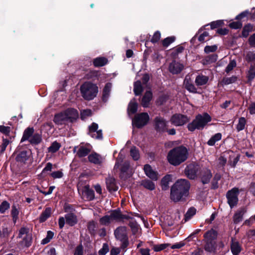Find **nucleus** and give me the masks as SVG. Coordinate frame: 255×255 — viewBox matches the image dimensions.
Listing matches in <instances>:
<instances>
[{
	"mask_svg": "<svg viewBox=\"0 0 255 255\" xmlns=\"http://www.w3.org/2000/svg\"><path fill=\"white\" fill-rule=\"evenodd\" d=\"M188 151L183 146L176 147L170 150L167 155L168 162L174 166H177L184 162L188 158Z\"/></svg>",
	"mask_w": 255,
	"mask_h": 255,
	"instance_id": "1",
	"label": "nucleus"
},
{
	"mask_svg": "<svg viewBox=\"0 0 255 255\" xmlns=\"http://www.w3.org/2000/svg\"><path fill=\"white\" fill-rule=\"evenodd\" d=\"M211 121V117L207 113L198 115L193 122L188 125L190 131H194L195 129H202L208 123Z\"/></svg>",
	"mask_w": 255,
	"mask_h": 255,
	"instance_id": "2",
	"label": "nucleus"
},
{
	"mask_svg": "<svg viewBox=\"0 0 255 255\" xmlns=\"http://www.w3.org/2000/svg\"><path fill=\"white\" fill-rule=\"evenodd\" d=\"M82 97L87 100L94 99L98 92V88L96 85L90 82H85L80 88Z\"/></svg>",
	"mask_w": 255,
	"mask_h": 255,
	"instance_id": "3",
	"label": "nucleus"
},
{
	"mask_svg": "<svg viewBox=\"0 0 255 255\" xmlns=\"http://www.w3.org/2000/svg\"><path fill=\"white\" fill-rule=\"evenodd\" d=\"M18 238L21 240L19 243L22 246L28 247L31 245L32 236L28 228H21L19 231Z\"/></svg>",
	"mask_w": 255,
	"mask_h": 255,
	"instance_id": "4",
	"label": "nucleus"
},
{
	"mask_svg": "<svg viewBox=\"0 0 255 255\" xmlns=\"http://www.w3.org/2000/svg\"><path fill=\"white\" fill-rule=\"evenodd\" d=\"M79 193L81 195L83 199L91 201L94 199L95 194L94 191L90 188L89 185L84 186L79 183L77 185Z\"/></svg>",
	"mask_w": 255,
	"mask_h": 255,
	"instance_id": "5",
	"label": "nucleus"
},
{
	"mask_svg": "<svg viewBox=\"0 0 255 255\" xmlns=\"http://www.w3.org/2000/svg\"><path fill=\"white\" fill-rule=\"evenodd\" d=\"M149 120L147 113H142L136 115L132 120L133 125L138 128H141L145 126Z\"/></svg>",
	"mask_w": 255,
	"mask_h": 255,
	"instance_id": "6",
	"label": "nucleus"
},
{
	"mask_svg": "<svg viewBox=\"0 0 255 255\" xmlns=\"http://www.w3.org/2000/svg\"><path fill=\"white\" fill-rule=\"evenodd\" d=\"M124 156L121 153H119L117 159V162L115 165V168L121 166V171L122 177H125V174L128 172L129 167V163L128 161H124Z\"/></svg>",
	"mask_w": 255,
	"mask_h": 255,
	"instance_id": "7",
	"label": "nucleus"
},
{
	"mask_svg": "<svg viewBox=\"0 0 255 255\" xmlns=\"http://www.w3.org/2000/svg\"><path fill=\"white\" fill-rule=\"evenodd\" d=\"M239 189L237 188H234L228 191L226 197L228 199V203L231 208L236 206L238 201V195Z\"/></svg>",
	"mask_w": 255,
	"mask_h": 255,
	"instance_id": "8",
	"label": "nucleus"
},
{
	"mask_svg": "<svg viewBox=\"0 0 255 255\" xmlns=\"http://www.w3.org/2000/svg\"><path fill=\"white\" fill-rule=\"evenodd\" d=\"M199 169V166L195 163L189 164L185 169L186 176L191 179H194L196 177L197 173Z\"/></svg>",
	"mask_w": 255,
	"mask_h": 255,
	"instance_id": "9",
	"label": "nucleus"
},
{
	"mask_svg": "<svg viewBox=\"0 0 255 255\" xmlns=\"http://www.w3.org/2000/svg\"><path fill=\"white\" fill-rule=\"evenodd\" d=\"M172 187L177 189L178 188L186 195L190 188V184L186 179H180L177 181Z\"/></svg>",
	"mask_w": 255,
	"mask_h": 255,
	"instance_id": "10",
	"label": "nucleus"
},
{
	"mask_svg": "<svg viewBox=\"0 0 255 255\" xmlns=\"http://www.w3.org/2000/svg\"><path fill=\"white\" fill-rule=\"evenodd\" d=\"M98 125L93 123L89 127L88 134L93 138L96 139H102L103 138L102 131L98 130Z\"/></svg>",
	"mask_w": 255,
	"mask_h": 255,
	"instance_id": "11",
	"label": "nucleus"
},
{
	"mask_svg": "<svg viewBox=\"0 0 255 255\" xmlns=\"http://www.w3.org/2000/svg\"><path fill=\"white\" fill-rule=\"evenodd\" d=\"M188 121L187 117L180 115L176 114L171 118V122L176 126H182Z\"/></svg>",
	"mask_w": 255,
	"mask_h": 255,
	"instance_id": "12",
	"label": "nucleus"
},
{
	"mask_svg": "<svg viewBox=\"0 0 255 255\" xmlns=\"http://www.w3.org/2000/svg\"><path fill=\"white\" fill-rule=\"evenodd\" d=\"M184 66L182 64L173 61L169 66V71L173 74H177L179 73L183 69Z\"/></svg>",
	"mask_w": 255,
	"mask_h": 255,
	"instance_id": "13",
	"label": "nucleus"
},
{
	"mask_svg": "<svg viewBox=\"0 0 255 255\" xmlns=\"http://www.w3.org/2000/svg\"><path fill=\"white\" fill-rule=\"evenodd\" d=\"M91 149L89 146H80L79 147H75L73 151L77 153V155L79 157H82L87 155Z\"/></svg>",
	"mask_w": 255,
	"mask_h": 255,
	"instance_id": "14",
	"label": "nucleus"
},
{
	"mask_svg": "<svg viewBox=\"0 0 255 255\" xmlns=\"http://www.w3.org/2000/svg\"><path fill=\"white\" fill-rule=\"evenodd\" d=\"M114 234L116 238L120 241L127 238V229L125 227H120L115 231Z\"/></svg>",
	"mask_w": 255,
	"mask_h": 255,
	"instance_id": "15",
	"label": "nucleus"
},
{
	"mask_svg": "<svg viewBox=\"0 0 255 255\" xmlns=\"http://www.w3.org/2000/svg\"><path fill=\"white\" fill-rule=\"evenodd\" d=\"M144 171L146 175L152 180L156 181L158 179L157 173L154 171L149 165H144Z\"/></svg>",
	"mask_w": 255,
	"mask_h": 255,
	"instance_id": "16",
	"label": "nucleus"
},
{
	"mask_svg": "<svg viewBox=\"0 0 255 255\" xmlns=\"http://www.w3.org/2000/svg\"><path fill=\"white\" fill-rule=\"evenodd\" d=\"M155 128L159 131H163L166 129V123L165 121L160 117H157L155 120Z\"/></svg>",
	"mask_w": 255,
	"mask_h": 255,
	"instance_id": "17",
	"label": "nucleus"
},
{
	"mask_svg": "<svg viewBox=\"0 0 255 255\" xmlns=\"http://www.w3.org/2000/svg\"><path fill=\"white\" fill-rule=\"evenodd\" d=\"M53 121L58 125H64L68 122L66 115H65L64 112L55 115Z\"/></svg>",
	"mask_w": 255,
	"mask_h": 255,
	"instance_id": "18",
	"label": "nucleus"
},
{
	"mask_svg": "<svg viewBox=\"0 0 255 255\" xmlns=\"http://www.w3.org/2000/svg\"><path fill=\"white\" fill-rule=\"evenodd\" d=\"M184 85L185 88L190 92L196 93H197V89L193 84L190 77L189 76H186L184 81Z\"/></svg>",
	"mask_w": 255,
	"mask_h": 255,
	"instance_id": "19",
	"label": "nucleus"
},
{
	"mask_svg": "<svg viewBox=\"0 0 255 255\" xmlns=\"http://www.w3.org/2000/svg\"><path fill=\"white\" fill-rule=\"evenodd\" d=\"M63 112L66 115L68 122H72L78 117V112L74 109H69Z\"/></svg>",
	"mask_w": 255,
	"mask_h": 255,
	"instance_id": "20",
	"label": "nucleus"
},
{
	"mask_svg": "<svg viewBox=\"0 0 255 255\" xmlns=\"http://www.w3.org/2000/svg\"><path fill=\"white\" fill-rule=\"evenodd\" d=\"M109 215L112 223L113 222H120L124 218V216L118 210L112 211Z\"/></svg>",
	"mask_w": 255,
	"mask_h": 255,
	"instance_id": "21",
	"label": "nucleus"
},
{
	"mask_svg": "<svg viewBox=\"0 0 255 255\" xmlns=\"http://www.w3.org/2000/svg\"><path fill=\"white\" fill-rule=\"evenodd\" d=\"M106 184L108 189L110 192L116 191L118 190L115 179L113 177L109 176L106 179Z\"/></svg>",
	"mask_w": 255,
	"mask_h": 255,
	"instance_id": "22",
	"label": "nucleus"
},
{
	"mask_svg": "<svg viewBox=\"0 0 255 255\" xmlns=\"http://www.w3.org/2000/svg\"><path fill=\"white\" fill-rule=\"evenodd\" d=\"M201 176L202 183L206 184L209 182L212 175L209 169L205 168L202 171Z\"/></svg>",
	"mask_w": 255,
	"mask_h": 255,
	"instance_id": "23",
	"label": "nucleus"
},
{
	"mask_svg": "<svg viewBox=\"0 0 255 255\" xmlns=\"http://www.w3.org/2000/svg\"><path fill=\"white\" fill-rule=\"evenodd\" d=\"M152 98V93L150 91L146 92L141 99V105L144 108L148 107L149 105L150 102Z\"/></svg>",
	"mask_w": 255,
	"mask_h": 255,
	"instance_id": "24",
	"label": "nucleus"
},
{
	"mask_svg": "<svg viewBox=\"0 0 255 255\" xmlns=\"http://www.w3.org/2000/svg\"><path fill=\"white\" fill-rule=\"evenodd\" d=\"M217 236V232L214 229H211L204 234V241H216Z\"/></svg>",
	"mask_w": 255,
	"mask_h": 255,
	"instance_id": "25",
	"label": "nucleus"
},
{
	"mask_svg": "<svg viewBox=\"0 0 255 255\" xmlns=\"http://www.w3.org/2000/svg\"><path fill=\"white\" fill-rule=\"evenodd\" d=\"M204 250L209 253H214L216 251L217 245L216 241H204Z\"/></svg>",
	"mask_w": 255,
	"mask_h": 255,
	"instance_id": "26",
	"label": "nucleus"
},
{
	"mask_svg": "<svg viewBox=\"0 0 255 255\" xmlns=\"http://www.w3.org/2000/svg\"><path fill=\"white\" fill-rule=\"evenodd\" d=\"M66 223L71 226L75 225L77 223V216L73 213H68L65 215Z\"/></svg>",
	"mask_w": 255,
	"mask_h": 255,
	"instance_id": "27",
	"label": "nucleus"
},
{
	"mask_svg": "<svg viewBox=\"0 0 255 255\" xmlns=\"http://www.w3.org/2000/svg\"><path fill=\"white\" fill-rule=\"evenodd\" d=\"M88 159L91 162L97 164H100L103 160L102 157L96 153H92L90 154Z\"/></svg>",
	"mask_w": 255,
	"mask_h": 255,
	"instance_id": "28",
	"label": "nucleus"
},
{
	"mask_svg": "<svg viewBox=\"0 0 255 255\" xmlns=\"http://www.w3.org/2000/svg\"><path fill=\"white\" fill-rule=\"evenodd\" d=\"M231 250L234 255H238L241 251V247L239 242L232 239Z\"/></svg>",
	"mask_w": 255,
	"mask_h": 255,
	"instance_id": "29",
	"label": "nucleus"
},
{
	"mask_svg": "<svg viewBox=\"0 0 255 255\" xmlns=\"http://www.w3.org/2000/svg\"><path fill=\"white\" fill-rule=\"evenodd\" d=\"M112 87V84L110 83H108L105 85V86L103 89V100L105 102H106L110 97V92L111 91Z\"/></svg>",
	"mask_w": 255,
	"mask_h": 255,
	"instance_id": "30",
	"label": "nucleus"
},
{
	"mask_svg": "<svg viewBox=\"0 0 255 255\" xmlns=\"http://www.w3.org/2000/svg\"><path fill=\"white\" fill-rule=\"evenodd\" d=\"M175 188L172 186L171 188L170 197L171 199L174 202L179 201L184 196L181 193L177 191Z\"/></svg>",
	"mask_w": 255,
	"mask_h": 255,
	"instance_id": "31",
	"label": "nucleus"
},
{
	"mask_svg": "<svg viewBox=\"0 0 255 255\" xmlns=\"http://www.w3.org/2000/svg\"><path fill=\"white\" fill-rule=\"evenodd\" d=\"M246 212V210L245 208H243L238 210L234 216V221L236 223H238L242 220L243 216Z\"/></svg>",
	"mask_w": 255,
	"mask_h": 255,
	"instance_id": "32",
	"label": "nucleus"
},
{
	"mask_svg": "<svg viewBox=\"0 0 255 255\" xmlns=\"http://www.w3.org/2000/svg\"><path fill=\"white\" fill-rule=\"evenodd\" d=\"M171 180V176L170 175H166L161 179V186L162 190H166L168 188Z\"/></svg>",
	"mask_w": 255,
	"mask_h": 255,
	"instance_id": "33",
	"label": "nucleus"
},
{
	"mask_svg": "<svg viewBox=\"0 0 255 255\" xmlns=\"http://www.w3.org/2000/svg\"><path fill=\"white\" fill-rule=\"evenodd\" d=\"M209 78L204 75H198L195 79V82L197 86L205 85L208 81Z\"/></svg>",
	"mask_w": 255,
	"mask_h": 255,
	"instance_id": "34",
	"label": "nucleus"
},
{
	"mask_svg": "<svg viewBox=\"0 0 255 255\" xmlns=\"http://www.w3.org/2000/svg\"><path fill=\"white\" fill-rule=\"evenodd\" d=\"M34 129L33 128H27L24 131L23 136L21 139V142L28 140L30 139L31 137L33 135Z\"/></svg>",
	"mask_w": 255,
	"mask_h": 255,
	"instance_id": "35",
	"label": "nucleus"
},
{
	"mask_svg": "<svg viewBox=\"0 0 255 255\" xmlns=\"http://www.w3.org/2000/svg\"><path fill=\"white\" fill-rule=\"evenodd\" d=\"M137 103H136L135 99H133L130 101L128 104V111L129 114H133L137 111Z\"/></svg>",
	"mask_w": 255,
	"mask_h": 255,
	"instance_id": "36",
	"label": "nucleus"
},
{
	"mask_svg": "<svg viewBox=\"0 0 255 255\" xmlns=\"http://www.w3.org/2000/svg\"><path fill=\"white\" fill-rule=\"evenodd\" d=\"M51 214V209L49 207L46 208L39 217L40 222H43L46 221L50 217Z\"/></svg>",
	"mask_w": 255,
	"mask_h": 255,
	"instance_id": "37",
	"label": "nucleus"
},
{
	"mask_svg": "<svg viewBox=\"0 0 255 255\" xmlns=\"http://www.w3.org/2000/svg\"><path fill=\"white\" fill-rule=\"evenodd\" d=\"M141 185L149 190H153L155 188V184L152 181L147 179L142 180Z\"/></svg>",
	"mask_w": 255,
	"mask_h": 255,
	"instance_id": "38",
	"label": "nucleus"
},
{
	"mask_svg": "<svg viewBox=\"0 0 255 255\" xmlns=\"http://www.w3.org/2000/svg\"><path fill=\"white\" fill-rule=\"evenodd\" d=\"M16 160L21 163L25 162L28 159V155L26 151L19 152L16 157Z\"/></svg>",
	"mask_w": 255,
	"mask_h": 255,
	"instance_id": "39",
	"label": "nucleus"
},
{
	"mask_svg": "<svg viewBox=\"0 0 255 255\" xmlns=\"http://www.w3.org/2000/svg\"><path fill=\"white\" fill-rule=\"evenodd\" d=\"M108 62V60L104 57H98L94 60L93 64L96 67L103 66Z\"/></svg>",
	"mask_w": 255,
	"mask_h": 255,
	"instance_id": "40",
	"label": "nucleus"
},
{
	"mask_svg": "<svg viewBox=\"0 0 255 255\" xmlns=\"http://www.w3.org/2000/svg\"><path fill=\"white\" fill-rule=\"evenodd\" d=\"M222 138V134L217 133L212 136L208 141L207 144L210 146H213L217 141H219Z\"/></svg>",
	"mask_w": 255,
	"mask_h": 255,
	"instance_id": "41",
	"label": "nucleus"
},
{
	"mask_svg": "<svg viewBox=\"0 0 255 255\" xmlns=\"http://www.w3.org/2000/svg\"><path fill=\"white\" fill-rule=\"evenodd\" d=\"M217 60V55L216 54H212L206 57L203 60V63L204 64H209L215 62Z\"/></svg>",
	"mask_w": 255,
	"mask_h": 255,
	"instance_id": "42",
	"label": "nucleus"
},
{
	"mask_svg": "<svg viewBox=\"0 0 255 255\" xmlns=\"http://www.w3.org/2000/svg\"><path fill=\"white\" fill-rule=\"evenodd\" d=\"M133 91L135 95L137 96L142 92L143 88L141 86V84L140 81H137L134 84V89Z\"/></svg>",
	"mask_w": 255,
	"mask_h": 255,
	"instance_id": "43",
	"label": "nucleus"
},
{
	"mask_svg": "<svg viewBox=\"0 0 255 255\" xmlns=\"http://www.w3.org/2000/svg\"><path fill=\"white\" fill-rule=\"evenodd\" d=\"M60 147L61 145L57 141H54L48 148V152L52 153H55L59 150Z\"/></svg>",
	"mask_w": 255,
	"mask_h": 255,
	"instance_id": "44",
	"label": "nucleus"
},
{
	"mask_svg": "<svg viewBox=\"0 0 255 255\" xmlns=\"http://www.w3.org/2000/svg\"><path fill=\"white\" fill-rule=\"evenodd\" d=\"M196 210L195 208H189L185 215V221H187L190 219L196 214Z\"/></svg>",
	"mask_w": 255,
	"mask_h": 255,
	"instance_id": "45",
	"label": "nucleus"
},
{
	"mask_svg": "<svg viewBox=\"0 0 255 255\" xmlns=\"http://www.w3.org/2000/svg\"><path fill=\"white\" fill-rule=\"evenodd\" d=\"M130 154L134 160H137L139 158L140 155L139 151L135 147H132L131 148Z\"/></svg>",
	"mask_w": 255,
	"mask_h": 255,
	"instance_id": "46",
	"label": "nucleus"
},
{
	"mask_svg": "<svg viewBox=\"0 0 255 255\" xmlns=\"http://www.w3.org/2000/svg\"><path fill=\"white\" fill-rule=\"evenodd\" d=\"M246 124V120L245 118L243 117L240 118L236 127L237 130L239 131L243 130L245 128Z\"/></svg>",
	"mask_w": 255,
	"mask_h": 255,
	"instance_id": "47",
	"label": "nucleus"
},
{
	"mask_svg": "<svg viewBox=\"0 0 255 255\" xmlns=\"http://www.w3.org/2000/svg\"><path fill=\"white\" fill-rule=\"evenodd\" d=\"M29 141L32 144H38L41 142V137L38 133L34 134L32 135Z\"/></svg>",
	"mask_w": 255,
	"mask_h": 255,
	"instance_id": "48",
	"label": "nucleus"
},
{
	"mask_svg": "<svg viewBox=\"0 0 255 255\" xmlns=\"http://www.w3.org/2000/svg\"><path fill=\"white\" fill-rule=\"evenodd\" d=\"M97 228V224L94 221H91L88 223V229L91 234H95Z\"/></svg>",
	"mask_w": 255,
	"mask_h": 255,
	"instance_id": "49",
	"label": "nucleus"
},
{
	"mask_svg": "<svg viewBox=\"0 0 255 255\" xmlns=\"http://www.w3.org/2000/svg\"><path fill=\"white\" fill-rule=\"evenodd\" d=\"M237 80V78L235 76H232L231 77L225 78L221 81L222 85H229L235 82Z\"/></svg>",
	"mask_w": 255,
	"mask_h": 255,
	"instance_id": "50",
	"label": "nucleus"
},
{
	"mask_svg": "<svg viewBox=\"0 0 255 255\" xmlns=\"http://www.w3.org/2000/svg\"><path fill=\"white\" fill-rule=\"evenodd\" d=\"M253 30V26L251 24H248L243 28L242 31V35L243 37H247L250 32H251Z\"/></svg>",
	"mask_w": 255,
	"mask_h": 255,
	"instance_id": "51",
	"label": "nucleus"
},
{
	"mask_svg": "<svg viewBox=\"0 0 255 255\" xmlns=\"http://www.w3.org/2000/svg\"><path fill=\"white\" fill-rule=\"evenodd\" d=\"M175 39V38L174 36L167 37L162 41V45L164 47H168L171 43L174 41Z\"/></svg>",
	"mask_w": 255,
	"mask_h": 255,
	"instance_id": "52",
	"label": "nucleus"
},
{
	"mask_svg": "<svg viewBox=\"0 0 255 255\" xmlns=\"http://www.w3.org/2000/svg\"><path fill=\"white\" fill-rule=\"evenodd\" d=\"M10 207L9 204L6 201H3L0 205V212L1 214L4 213L6 210Z\"/></svg>",
	"mask_w": 255,
	"mask_h": 255,
	"instance_id": "53",
	"label": "nucleus"
},
{
	"mask_svg": "<svg viewBox=\"0 0 255 255\" xmlns=\"http://www.w3.org/2000/svg\"><path fill=\"white\" fill-rule=\"evenodd\" d=\"M54 233L50 231H48L46 237L42 240L41 243L43 245L47 244L52 239Z\"/></svg>",
	"mask_w": 255,
	"mask_h": 255,
	"instance_id": "54",
	"label": "nucleus"
},
{
	"mask_svg": "<svg viewBox=\"0 0 255 255\" xmlns=\"http://www.w3.org/2000/svg\"><path fill=\"white\" fill-rule=\"evenodd\" d=\"M101 224L107 225L112 223L109 215H106L100 219Z\"/></svg>",
	"mask_w": 255,
	"mask_h": 255,
	"instance_id": "55",
	"label": "nucleus"
},
{
	"mask_svg": "<svg viewBox=\"0 0 255 255\" xmlns=\"http://www.w3.org/2000/svg\"><path fill=\"white\" fill-rule=\"evenodd\" d=\"M91 115L92 112L90 110H84L81 112V118L82 120H84Z\"/></svg>",
	"mask_w": 255,
	"mask_h": 255,
	"instance_id": "56",
	"label": "nucleus"
},
{
	"mask_svg": "<svg viewBox=\"0 0 255 255\" xmlns=\"http://www.w3.org/2000/svg\"><path fill=\"white\" fill-rule=\"evenodd\" d=\"M19 212L15 206H12L11 209V215L14 223L16 222Z\"/></svg>",
	"mask_w": 255,
	"mask_h": 255,
	"instance_id": "57",
	"label": "nucleus"
},
{
	"mask_svg": "<svg viewBox=\"0 0 255 255\" xmlns=\"http://www.w3.org/2000/svg\"><path fill=\"white\" fill-rule=\"evenodd\" d=\"M217 49V46L216 45H212V46H206L204 48V51L206 53H208L210 52H213L216 51Z\"/></svg>",
	"mask_w": 255,
	"mask_h": 255,
	"instance_id": "58",
	"label": "nucleus"
},
{
	"mask_svg": "<svg viewBox=\"0 0 255 255\" xmlns=\"http://www.w3.org/2000/svg\"><path fill=\"white\" fill-rule=\"evenodd\" d=\"M169 246L168 244H163L160 245H156L153 247V250L155 252L160 251Z\"/></svg>",
	"mask_w": 255,
	"mask_h": 255,
	"instance_id": "59",
	"label": "nucleus"
},
{
	"mask_svg": "<svg viewBox=\"0 0 255 255\" xmlns=\"http://www.w3.org/2000/svg\"><path fill=\"white\" fill-rule=\"evenodd\" d=\"M109 251V246L107 244H104L103 247L99 251V255H105Z\"/></svg>",
	"mask_w": 255,
	"mask_h": 255,
	"instance_id": "60",
	"label": "nucleus"
},
{
	"mask_svg": "<svg viewBox=\"0 0 255 255\" xmlns=\"http://www.w3.org/2000/svg\"><path fill=\"white\" fill-rule=\"evenodd\" d=\"M160 37H161V33L159 31H156L151 39V42H152V43H156L157 42V41H158V40L160 39Z\"/></svg>",
	"mask_w": 255,
	"mask_h": 255,
	"instance_id": "61",
	"label": "nucleus"
},
{
	"mask_svg": "<svg viewBox=\"0 0 255 255\" xmlns=\"http://www.w3.org/2000/svg\"><path fill=\"white\" fill-rule=\"evenodd\" d=\"M236 62L235 60H232L230 62L229 64L228 65L226 69V71L228 73L230 71H231L233 69L236 67Z\"/></svg>",
	"mask_w": 255,
	"mask_h": 255,
	"instance_id": "62",
	"label": "nucleus"
},
{
	"mask_svg": "<svg viewBox=\"0 0 255 255\" xmlns=\"http://www.w3.org/2000/svg\"><path fill=\"white\" fill-rule=\"evenodd\" d=\"M242 23L240 21L233 22L230 23L229 26L231 28L234 29H238L242 27Z\"/></svg>",
	"mask_w": 255,
	"mask_h": 255,
	"instance_id": "63",
	"label": "nucleus"
},
{
	"mask_svg": "<svg viewBox=\"0 0 255 255\" xmlns=\"http://www.w3.org/2000/svg\"><path fill=\"white\" fill-rule=\"evenodd\" d=\"M248 77L249 80H252L255 77V68L251 67L248 72Z\"/></svg>",
	"mask_w": 255,
	"mask_h": 255,
	"instance_id": "64",
	"label": "nucleus"
}]
</instances>
